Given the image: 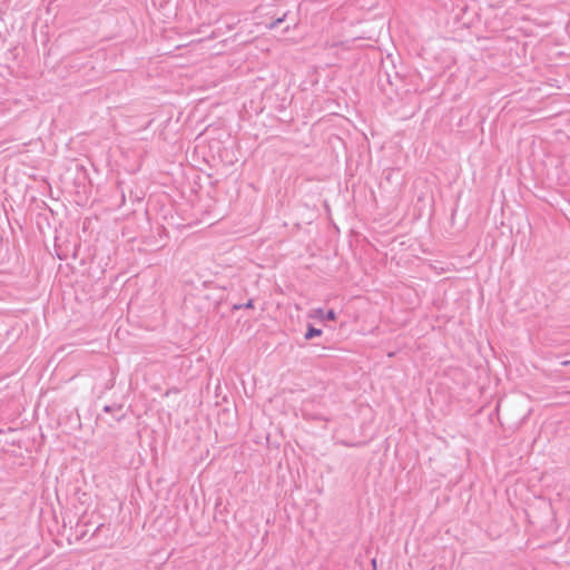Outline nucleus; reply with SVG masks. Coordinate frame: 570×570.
<instances>
[{
    "instance_id": "1",
    "label": "nucleus",
    "mask_w": 570,
    "mask_h": 570,
    "mask_svg": "<svg viewBox=\"0 0 570 570\" xmlns=\"http://www.w3.org/2000/svg\"><path fill=\"white\" fill-rule=\"evenodd\" d=\"M315 315L321 317L324 321H334L336 318V314L333 309H330L326 313H324V311L322 308H317L315 311Z\"/></svg>"
},
{
    "instance_id": "2",
    "label": "nucleus",
    "mask_w": 570,
    "mask_h": 570,
    "mask_svg": "<svg viewBox=\"0 0 570 570\" xmlns=\"http://www.w3.org/2000/svg\"><path fill=\"white\" fill-rule=\"evenodd\" d=\"M322 334V330L315 328L313 326H308L306 333H305V340H312L315 336H320Z\"/></svg>"
},
{
    "instance_id": "3",
    "label": "nucleus",
    "mask_w": 570,
    "mask_h": 570,
    "mask_svg": "<svg viewBox=\"0 0 570 570\" xmlns=\"http://www.w3.org/2000/svg\"><path fill=\"white\" fill-rule=\"evenodd\" d=\"M254 306V303H253V299H249L247 303H245L244 305H235L234 308L235 309H239V308H252Z\"/></svg>"
},
{
    "instance_id": "4",
    "label": "nucleus",
    "mask_w": 570,
    "mask_h": 570,
    "mask_svg": "<svg viewBox=\"0 0 570 570\" xmlns=\"http://www.w3.org/2000/svg\"><path fill=\"white\" fill-rule=\"evenodd\" d=\"M569 363H570L569 361L561 362L562 365H568Z\"/></svg>"
},
{
    "instance_id": "5",
    "label": "nucleus",
    "mask_w": 570,
    "mask_h": 570,
    "mask_svg": "<svg viewBox=\"0 0 570 570\" xmlns=\"http://www.w3.org/2000/svg\"><path fill=\"white\" fill-rule=\"evenodd\" d=\"M105 411L109 412L110 411V406H105Z\"/></svg>"
}]
</instances>
